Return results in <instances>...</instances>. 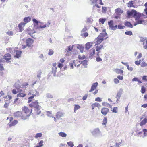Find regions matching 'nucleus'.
<instances>
[{
	"label": "nucleus",
	"mask_w": 147,
	"mask_h": 147,
	"mask_svg": "<svg viewBox=\"0 0 147 147\" xmlns=\"http://www.w3.org/2000/svg\"><path fill=\"white\" fill-rule=\"evenodd\" d=\"M142 79L144 81L147 82V76H144L142 77Z\"/></svg>",
	"instance_id": "nucleus-62"
},
{
	"label": "nucleus",
	"mask_w": 147,
	"mask_h": 147,
	"mask_svg": "<svg viewBox=\"0 0 147 147\" xmlns=\"http://www.w3.org/2000/svg\"><path fill=\"white\" fill-rule=\"evenodd\" d=\"M124 24L125 26L131 28H132L133 27V25L131 23L127 21L125 22Z\"/></svg>",
	"instance_id": "nucleus-21"
},
{
	"label": "nucleus",
	"mask_w": 147,
	"mask_h": 147,
	"mask_svg": "<svg viewBox=\"0 0 147 147\" xmlns=\"http://www.w3.org/2000/svg\"><path fill=\"white\" fill-rule=\"evenodd\" d=\"M115 13L117 15H120L123 13V11L120 8H117L115 10Z\"/></svg>",
	"instance_id": "nucleus-12"
},
{
	"label": "nucleus",
	"mask_w": 147,
	"mask_h": 147,
	"mask_svg": "<svg viewBox=\"0 0 147 147\" xmlns=\"http://www.w3.org/2000/svg\"><path fill=\"white\" fill-rule=\"evenodd\" d=\"M67 144L71 147H73L74 146V144L71 141L67 142Z\"/></svg>",
	"instance_id": "nucleus-47"
},
{
	"label": "nucleus",
	"mask_w": 147,
	"mask_h": 147,
	"mask_svg": "<svg viewBox=\"0 0 147 147\" xmlns=\"http://www.w3.org/2000/svg\"><path fill=\"white\" fill-rule=\"evenodd\" d=\"M92 46V45L91 44L90 42H87L85 45V49L86 50H88Z\"/></svg>",
	"instance_id": "nucleus-17"
},
{
	"label": "nucleus",
	"mask_w": 147,
	"mask_h": 147,
	"mask_svg": "<svg viewBox=\"0 0 147 147\" xmlns=\"http://www.w3.org/2000/svg\"><path fill=\"white\" fill-rule=\"evenodd\" d=\"M64 114L62 112H58L56 114V118L59 119L60 118L63 117L64 116Z\"/></svg>",
	"instance_id": "nucleus-13"
},
{
	"label": "nucleus",
	"mask_w": 147,
	"mask_h": 147,
	"mask_svg": "<svg viewBox=\"0 0 147 147\" xmlns=\"http://www.w3.org/2000/svg\"><path fill=\"white\" fill-rule=\"evenodd\" d=\"M121 142L119 143H116L115 145L114 146V147H119V145L121 144Z\"/></svg>",
	"instance_id": "nucleus-64"
},
{
	"label": "nucleus",
	"mask_w": 147,
	"mask_h": 147,
	"mask_svg": "<svg viewBox=\"0 0 147 147\" xmlns=\"http://www.w3.org/2000/svg\"><path fill=\"white\" fill-rule=\"evenodd\" d=\"M42 74V71L41 70H39L37 72V77L39 78V80L40 79V78L41 77V74Z\"/></svg>",
	"instance_id": "nucleus-31"
},
{
	"label": "nucleus",
	"mask_w": 147,
	"mask_h": 147,
	"mask_svg": "<svg viewBox=\"0 0 147 147\" xmlns=\"http://www.w3.org/2000/svg\"><path fill=\"white\" fill-rule=\"evenodd\" d=\"M96 39L97 40V44H99L104 40V38H102V37H101L99 35Z\"/></svg>",
	"instance_id": "nucleus-11"
},
{
	"label": "nucleus",
	"mask_w": 147,
	"mask_h": 147,
	"mask_svg": "<svg viewBox=\"0 0 147 147\" xmlns=\"http://www.w3.org/2000/svg\"><path fill=\"white\" fill-rule=\"evenodd\" d=\"M9 52L11 53H12L13 52L14 53H16V55L14 56L15 58H18L19 57H20L22 53L21 51H19L18 50L15 51L14 49H13L11 48H9Z\"/></svg>",
	"instance_id": "nucleus-1"
},
{
	"label": "nucleus",
	"mask_w": 147,
	"mask_h": 147,
	"mask_svg": "<svg viewBox=\"0 0 147 147\" xmlns=\"http://www.w3.org/2000/svg\"><path fill=\"white\" fill-rule=\"evenodd\" d=\"M114 71L116 73L121 75H122L123 72V70L119 69H116Z\"/></svg>",
	"instance_id": "nucleus-16"
},
{
	"label": "nucleus",
	"mask_w": 147,
	"mask_h": 147,
	"mask_svg": "<svg viewBox=\"0 0 147 147\" xmlns=\"http://www.w3.org/2000/svg\"><path fill=\"white\" fill-rule=\"evenodd\" d=\"M103 47V45H100L99 46H97L96 47V49L97 51H99Z\"/></svg>",
	"instance_id": "nucleus-28"
},
{
	"label": "nucleus",
	"mask_w": 147,
	"mask_h": 147,
	"mask_svg": "<svg viewBox=\"0 0 147 147\" xmlns=\"http://www.w3.org/2000/svg\"><path fill=\"white\" fill-rule=\"evenodd\" d=\"M114 82L116 84H117L119 82V80L117 78H115L114 80Z\"/></svg>",
	"instance_id": "nucleus-63"
},
{
	"label": "nucleus",
	"mask_w": 147,
	"mask_h": 147,
	"mask_svg": "<svg viewBox=\"0 0 147 147\" xmlns=\"http://www.w3.org/2000/svg\"><path fill=\"white\" fill-rule=\"evenodd\" d=\"M15 86L17 89H19V88L20 87V85L18 84L17 82L15 83Z\"/></svg>",
	"instance_id": "nucleus-52"
},
{
	"label": "nucleus",
	"mask_w": 147,
	"mask_h": 147,
	"mask_svg": "<svg viewBox=\"0 0 147 147\" xmlns=\"http://www.w3.org/2000/svg\"><path fill=\"white\" fill-rule=\"evenodd\" d=\"M46 97L48 98H53L52 95L50 93H47L46 94Z\"/></svg>",
	"instance_id": "nucleus-34"
},
{
	"label": "nucleus",
	"mask_w": 147,
	"mask_h": 147,
	"mask_svg": "<svg viewBox=\"0 0 147 147\" xmlns=\"http://www.w3.org/2000/svg\"><path fill=\"white\" fill-rule=\"evenodd\" d=\"M127 17L128 18H130L131 16L133 17H137L139 18L138 15V13L135 10L132 9L131 11L128 10L127 12Z\"/></svg>",
	"instance_id": "nucleus-2"
},
{
	"label": "nucleus",
	"mask_w": 147,
	"mask_h": 147,
	"mask_svg": "<svg viewBox=\"0 0 147 147\" xmlns=\"http://www.w3.org/2000/svg\"><path fill=\"white\" fill-rule=\"evenodd\" d=\"M26 96V94H24L22 93H20L18 94L17 95V97H24Z\"/></svg>",
	"instance_id": "nucleus-38"
},
{
	"label": "nucleus",
	"mask_w": 147,
	"mask_h": 147,
	"mask_svg": "<svg viewBox=\"0 0 147 147\" xmlns=\"http://www.w3.org/2000/svg\"><path fill=\"white\" fill-rule=\"evenodd\" d=\"M117 26L118 28L120 29H124L125 27L124 26H122L121 25H119Z\"/></svg>",
	"instance_id": "nucleus-53"
},
{
	"label": "nucleus",
	"mask_w": 147,
	"mask_h": 147,
	"mask_svg": "<svg viewBox=\"0 0 147 147\" xmlns=\"http://www.w3.org/2000/svg\"><path fill=\"white\" fill-rule=\"evenodd\" d=\"M109 111V110L108 108L103 107L101 109V113L102 115H106Z\"/></svg>",
	"instance_id": "nucleus-6"
},
{
	"label": "nucleus",
	"mask_w": 147,
	"mask_h": 147,
	"mask_svg": "<svg viewBox=\"0 0 147 147\" xmlns=\"http://www.w3.org/2000/svg\"><path fill=\"white\" fill-rule=\"evenodd\" d=\"M147 123V119L145 118L140 123V126H142L145 125Z\"/></svg>",
	"instance_id": "nucleus-20"
},
{
	"label": "nucleus",
	"mask_w": 147,
	"mask_h": 147,
	"mask_svg": "<svg viewBox=\"0 0 147 147\" xmlns=\"http://www.w3.org/2000/svg\"><path fill=\"white\" fill-rule=\"evenodd\" d=\"M33 42V40L31 38H28L27 39H26V46L28 47H31Z\"/></svg>",
	"instance_id": "nucleus-7"
},
{
	"label": "nucleus",
	"mask_w": 147,
	"mask_h": 147,
	"mask_svg": "<svg viewBox=\"0 0 147 147\" xmlns=\"http://www.w3.org/2000/svg\"><path fill=\"white\" fill-rule=\"evenodd\" d=\"M11 55L9 53H7L5 54L3 56L4 59L6 60V61L8 63L9 62V60L11 59Z\"/></svg>",
	"instance_id": "nucleus-5"
},
{
	"label": "nucleus",
	"mask_w": 147,
	"mask_h": 147,
	"mask_svg": "<svg viewBox=\"0 0 147 147\" xmlns=\"http://www.w3.org/2000/svg\"><path fill=\"white\" fill-rule=\"evenodd\" d=\"M123 90L122 88L120 89L119 91L118 92L115 98H120L121 96L123 94Z\"/></svg>",
	"instance_id": "nucleus-10"
},
{
	"label": "nucleus",
	"mask_w": 147,
	"mask_h": 147,
	"mask_svg": "<svg viewBox=\"0 0 147 147\" xmlns=\"http://www.w3.org/2000/svg\"><path fill=\"white\" fill-rule=\"evenodd\" d=\"M22 110L25 113H27L29 112V111L28 107L26 106H24L22 108Z\"/></svg>",
	"instance_id": "nucleus-24"
},
{
	"label": "nucleus",
	"mask_w": 147,
	"mask_h": 147,
	"mask_svg": "<svg viewBox=\"0 0 147 147\" xmlns=\"http://www.w3.org/2000/svg\"><path fill=\"white\" fill-rule=\"evenodd\" d=\"M92 133L93 135L95 136H98L100 134V132L98 128L95 129Z\"/></svg>",
	"instance_id": "nucleus-8"
},
{
	"label": "nucleus",
	"mask_w": 147,
	"mask_h": 147,
	"mask_svg": "<svg viewBox=\"0 0 147 147\" xmlns=\"http://www.w3.org/2000/svg\"><path fill=\"white\" fill-rule=\"evenodd\" d=\"M91 53L90 54L89 57L91 59L92 58L94 55L95 54V50L94 49H91Z\"/></svg>",
	"instance_id": "nucleus-22"
},
{
	"label": "nucleus",
	"mask_w": 147,
	"mask_h": 147,
	"mask_svg": "<svg viewBox=\"0 0 147 147\" xmlns=\"http://www.w3.org/2000/svg\"><path fill=\"white\" fill-rule=\"evenodd\" d=\"M140 41L142 42H145L146 39V38H143V37H140Z\"/></svg>",
	"instance_id": "nucleus-61"
},
{
	"label": "nucleus",
	"mask_w": 147,
	"mask_h": 147,
	"mask_svg": "<svg viewBox=\"0 0 147 147\" xmlns=\"http://www.w3.org/2000/svg\"><path fill=\"white\" fill-rule=\"evenodd\" d=\"M73 49V47L70 46H69L68 47L67 49H65V52H67V53H68L69 51H71Z\"/></svg>",
	"instance_id": "nucleus-26"
},
{
	"label": "nucleus",
	"mask_w": 147,
	"mask_h": 147,
	"mask_svg": "<svg viewBox=\"0 0 147 147\" xmlns=\"http://www.w3.org/2000/svg\"><path fill=\"white\" fill-rule=\"evenodd\" d=\"M80 108V106L75 104L74 105V113H76V111L78 109H79Z\"/></svg>",
	"instance_id": "nucleus-27"
},
{
	"label": "nucleus",
	"mask_w": 147,
	"mask_h": 147,
	"mask_svg": "<svg viewBox=\"0 0 147 147\" xmlns=\"http://www.w3.org/2000/svg\"><path fill=\"white\" fill-rule=\"evenodd\" d=\"M31 18L30 17H25L23 21L26 24L29 22L31 20Z\"/></svg>",
	"instance_id": "nucleus-15"
},
{
	"label": "nucleus",
	"mask_w": 147,
	"mask_h": 147,
	"mask_svg": "<svg viewBox=\"0 0 147 147\" xmlns=\"http://www.w3.org/2000/svg\"><path fill=\"white\" fill-rule=\"evenodd\" d=\"M74 61H72L70 62L69 63V65L70 66V67H71V69L74 68Z\"/></svg>",
	"instance_id": "nucleus-49"
},
{
	"label": "nucleus",
	"mask_w": 147,
	"mask_h": 147,
	"mask_svg": "<svg viewBox=\"0 0 147 147\" xmlns=\"http://www.w3.org/2000/svg\"><path fill=\"white\" fill-rule=\"evenodd\" d=\"M35 111H36L37 113L38 114H39L41 113V111H40L39 107L38 108H36L35 109Z\"/></svg>",
	"instance_id": "nucleus-54"
},
{
	"label": "nucleus",
	"mask_w": 147,
	"mask_h": 147,
	"mask_svg": "<svg viewBox=\"0 0 147 147\" xmlns=\"http://www.w3.org/2000/svg\"><path fill=\"white\" fill-rule=\"evenodd\" d=\"M85 58V56L84 55H82L81 56L80 55L78 56V58L79 59H84Z\"/></svg>",
	"instance_id": "nucleus-51"
},
{
	"label": "nucleus",
	"mask_w": 147,
	"mask_h": 147,
	"mask_svg": "<svg viewBox=\"0 0 147 147\" xmlns=\"http://www.w3.org/2000/svg\"><path fill=\"white\" fill-rule=\"evenodd\" d=\"M43 141L42 140H41L39 143L38 145L36 146L35 147H41L43 146Z\"/></svg>",
	"instance_id": "nucleus-33"
},
{
	"label": "nucleus",
	"mask_w": 147,
	"mask_h": 147,
	"mask_svg": "<svg viewBox=\"0 0 147 147\" xmlns=\"http://www.w3.org/2000/svg\"><path fill=\"white\" fill-rule=\"evenodd\" d=\"M77 48L80 49L81 53H82L83 52L84 47L81 45H78L77 46Z\"/></svg>",
	"instance_id": "nucleus-23"
},
{
	"label": "nucleus",
	"mask_w": 147,
	"mask_h": 147,
	"mask_svg": "<svg viewBox=\"0 0 147 147\" xmlns=\"http://www.w3.org/2000/svg\"><path fill=\"white\" fill-rule=\"evenodd\" d=\"M53 53L54 52L53 50L51 49H50L49 50L48 54L49 55H51L53 54Z\"/></svg>",
	"instance_id": "nucleus-50"
},
{
	"label": "nucleus",
	"mask_w": 147,
	"mask_h": 147,
	"mask_svg": "<svg viewBox=\"0 0 147 147\" xmlns=\"http://www.w3.org/2000/svg\"><path fill=\"white\" fill-rule=\"evenodd\" d=\"M143 131L144 132V136H147V129H143Z\"/></svg>",
	"instance_id": "nucleus-48"
},
{
	"label": "nucleus",
	"mask_w": 147,
	"mask_h": 147,
	"mask_svg": "<svg viewBox=\"0 0 147 147\" xmlns=\"http://www.w3.org/2000/svg\"><path fill=\"white\" fill-rule=\"evenodd\" d=\"M87 30V28L85 26L84 28L82 29L81 31V33H84L85 32H86Z\"/></svg>",
	"instance_id": "nucleus-60"
},
{
	"label": "nucleus",
	"mask_w": 147,
	"mask_h": 147,
	"mask_svg": "<svg viewBox=\"0 0 147 147\" xmlns=\"http://www.w3.org/2000/svg\"><path fill=\"white\" fill-rule=\"evenodd\" d=\"M133 1H131L129 2L128 4V7H131L133 6Z\"/></svg>",
	"instance_id": "nucleus-36"
},
{
	"label": "nucleus",
	"mask_w": 147,
	"mask_h": 147,
	"mask_svg": "<svg viewBox=\"0 0 147 147\" xmlns=\"http://www.w3.org/2000/svg\"><path fill=\"white\" fill-rule=\"evenodd\" d=\"M99 35L101 37H102V38H104V37L107 35V34L106 32H105V33H100Z\"/></svg>",
	"instance_id": "nucleus-45"
},
{
	"label": "nucleus",
	"mask_w": 147,
	"mask_h": 147,
	"mask_svg": "<svg viewBox=\"0 0 147 147\" xmlns=\"http://www.w3.org/2000/svg\"><path fill=\"white\" fill-rule=\"evenodd\" d=\"M81 36L85 37H86L88 36V33L87 32H85L83 34L81 33Z\"/></svg>",
	"instance_id": "nucleus-56"
},
{
	"label": "nucleus",
	"mask_w": 147,
	"mask_h": 147,
	"mask_svg": "<svg viewBox=\"0 0 147 147\" xmlns=\"http://www.w3.org/2000/svg\"><path fill=\"white\" fill-rule=\"evenodd\" d=\"M143 47L145 49L147 48V40H146L145 42H144L143 43Z\"/></svg>",
	"instance_id": "nucleus-39"
},
{
	"label": "nucleus",
	"mask_w": 147,
	"mask_h": 147,
	"mask_svg": "<svg viewBox=\"0 0 147 147\" xmlns=\"http://www.w3.org/2000/svg\"><path fill=\"white\" fill-rule=\"evenodd\" d=\"M26 23L24 22H22L20 24H19L18 25V26L19 28H20L21 27H23L26 24Z\"/></svg>",
	"instance_id": "nucleus-37"
},
{
	"label": "nucleus",
	"mask_w": 147,
	"mask_h": 147,
	"mask_svg": "<svg viewBox=\"0 0 147 147\" xmlns=\"http://www.w3.org/2000/svg\"><path fill=\"white\" fill-rule=\"evenodd\" d=\"M18 123V121L17 120H14L11 123H9L8 125L9 127H11L15 125Z\"/></svg>",
	"instance_id": "nucleus-19"
},
{
	"label": "nucleus",
	"mask_w": 147,
	"mask_h": 147,
	"mask_svg": "<svg viewBox=\"0 0 147 147\" xmlns=\"http://www.w3.org/2000/svg\"><path fill=\"white\" fill-rule=\"evenodd\" d=\"M125 34L126 35H131L133 34V33L132 31H126L125 32Z\"/></svg>",
	"instance_id": "nucleus-43"
},
{
	"label": "nucleus",
	"mask_w": 147,
	"mask_h": 147,
	"mask_svg": "<svg viewBox=\"0 0 147 147\" xmlns=\"http://www.w3.org/2000/svg\"><path fill=\"white\" fill-rule=\"evenodd\" d=\"M22 113L21 112L17 111L14 113V116L16 117H19L22 115Z\"/></svg>",
	"instance_id": "nucleus-18"
},
{
	"label": "nucleus",
	"mask_w": 147,
	"mask_h": 147,
	"mask_svg": "<svg viewBox=\"0 0 147 147\" xmlns=\"http://www.w3.org/2000/svg\"><path fill=\"white\" fill-rule=\"evenodd\" d=\"M57 67H52V73H53V75L54 76H56V72L57 71Z\"/></svg>",
	"instance_id": "nucleus-25"
},
{
	"label": "nucleus",
	"mask_w": 147,
	"mask_h": 147,
	"mask_svg": "<svg viewBox=\"0 0 147 147\" xmlns=\"http://www.w3.org/2000/svg\"><path fill=\"white\" fill-rule=\"evenodd\" d=\"M6 33L9 35L10 36H13L15 33L12 31L9 30L7 32H6Z\"/></svg>",
	"instance_id": "nucleus-30"
},
{
	"label": "nucleus",
	"mask_w": 147,
	"mask_h": 147,
	"mask_svg": "<svg viewBox=\"0 0 147 147\" xmlns=\"http://www.w3.org/2000/svg\"><path fill=\"white\" fill-rule=\"evenodd\" d=\"M32 21H33L34 24V26L36 27V28H38V27L37 26L38 24V23H40V22L39 21H38L35 18L33 19Z\"/></svg>",
	"instance_id": "nucleus-14"
},
{
	"label": "nucleus",
	"mask_w": 147,
	"mask_h": 147,
	"mask_svg": "<svg viewBox=\"0 0 147 147\" xmlns=\"http://www.w3.org/2000/svg\"><path fill=\"white\" fill-rule=\"evenodd\" d=\"M4 58H1L0 59V64H3L5 62V61H4Z\"/></svg>",
	"instance_id": "nucleus-57"
},
{
	"label": "nucleus",
	"mask_w": 147,
	"mask_h": 147,
	"mask_svg": "<svg viewBox=\"0 0 147 147\" xmlns=\"http://www.w3.org/2000/svg\"><path fill=\"white\" fill-rule=\"evenodd\" d=\"M35 32H33V31H32L31 29H30V30H28V31L27 33L29 35H31V34H32L33 33Z\"/></svg>",
	"instance_id": "nucleus-44"
},
{
	"label": "nucleus",
	"mask_w": 147,
	"mask_h": 147,
	"mask_svg": "<svg viewBox=\"0 0 147 147\" xmlns=\"http://www.w3.org/2000/svg\"><path fill=\"white\" fill-rule=\"evenodd\" d=\"M42 134L41 133H39L36 134L35 135V137L36 138H40L42 136Z\"/></svg>",
	"instance_id": "nucleus-41"
},
{
	"label": "nucleus",
	"mask_w": 147,
	"mask_h": 147,
	"mask_svg": "<svg viewBox=\"0 0 147 147\" xmlns=\"http://www.w3.org/2000/svg\"><path fill=\"white\" fill-rule=\"evenodd\" d=\"M107 120L106 117H105L103 119V121L102 123V125H105L107 123Z\"/></svg>",
	"instance_id": "nucleus-42"
},
{
	"label": "nucleus",
	"mask_w": 147,
	"mask_h": 147,
	"mask_svg": "<svg viewBox=\"0 0 147 147\" xmlns=\"http://www.w3.org/2000/svg\"><path fill=\"white\" fill-rule=\"evenodd\" d=\"M143 21H144L142 20L139 19L137 21V24H141Z\"/></svg>",
	"instance_id": "nucleus-58"
},
{
	"label": "nucleus",
	"mask_w": 147,
	"mask_h": 147,
	"mask_svg": "<svg viewBox=\"0 0 147 147\" xmlns=\"http://www.w3.org/2000/svg\"><path fill=\"white\" fill-rule=\"evenodd\" d=\"M29 106L31 107H34L35 108H38L39 107L38 103L37 101H35L33 102L32 103L29 104Z\"/></svg>",
	"instance_id": "nucleus-4"
},
{
	"label": "nucleus",
	"mask_w": 147,
	"mask_h": 147,
	"mask_svg": "<svg viewBox=\"0 0 147 147\" xmlns=\"http://www.w3.org/2000/svg\"><path fill=\"white\" fill-rule=\"evenodd\" d=\"M141 67H145L147 66V64L146 63L144 62H142L141 64Z\"/></svg>",
	"instance_id": "nucleus-55"
},
{
	"label": "nucleus",
	"mask_w": 147,
	"mask_h": 147,
	"mask_svg": "<svg viewBox=\"0 0 147 147\" xmlns=\"http://www.w3.org/2000/svg\"><path fill=\"white\" fill-rule=\"evenodd\" d=\"M87 60H85L82 61V62L81 63V64H82V65H84V67L87 68Z\"/></svg>",
	"instance_id": "nucleus-29"
},
{
	"label": "nucleus",
	"mask_w": 147,
	"mask_h": 147,
	"mask_svg": "<svg viewBox=\"0 0 147 147\" xmlns=\"http://www.w3.org/2000/svg\"><path fill=\"white\" fill-rule=\"evenodd\" d=\"M108 24L109 27L112 30H115L117 28V26L114 24L112 20L109 21L108 22Z\"/></svg>",
	"instance_id": "nucleus-3"
},
{
	"label": "nucleus",
	"mask_w": 147,
	"mask_h": 147,
	"mask_svg": "<svg viewBox=\"0 0 147 147\" xmlns=\"http://www.w3.org/2000/svg\"><path fill=\"white\" fill-rule=\"evenodd\" d=\"M146 89L144 86L142 87L141 88V93L142 94H144L145 92Z\"/></svg>",
	"instance_id": "nucleus-46"
},
{
	"label": "nucleus",
	"mask_w": 147,
	"mask_h": 147,
	"mask_svg": "<svg viewBox=\"0 0 147 147\" xmlns=\"http://www.w3.org/2000/svg\"><path fill=\"white\" fill-rule=\"evenodd\" d=\"M46 112L47 113V116L49 117H53V116H52L51 115V111H46Z\"/></svg>",
	"instance_id": "nucleus-40"
},
{
	"label": "nucleus",
	"mask_w": 147,
	"mask_h": 147,
	"mask_svg": "<svg viewBox=\"0 0 147 147\" xmlns=\"http://www.w3.org/2000/svg\"><path fill=\"white\" fill-rule=\"evenodd\" d=\"M3 64H0V70L3 71L4 70L3 66Z\"/></svg>",
	"instance_id": "nucleus-59"
},
{
	"label": "nucleus",
	"mask_w": 147,
	"mask_h": 147,
	"mask_svg": "<svg viewBox=\"0 0 147 147\" xmlns=\"http://www.w3.org/2000/svg\"><path fill=\"white\" fill-rule=\"evenodd\" d=\"M106 20V19L105 18H100L99 20V22H101L102 24H103Z\"/></svg>",
	"instance_id": "nucleus-35"
},
{
	"label": "nucleus",
	"mask_w": 147,
	"mask_h": 147,
	"mask_svg": "<svg viewBox=\"0 0 147 147\" xmlns=\"http://www.w3.org/2000/svg\"><path fill=\"white\" fill-rule=\"evenodd\" d=\"M98 83L97 82L93 83L91 87V88L90 90L89 91V92H91L93 91L94 90L96 89V88L97 86L98 85Z\"/></svg>",
	"instance_id": "nucleus-9"
},
{
	"label": "nucleus",
	"mask_w": 147,
	"mask_h": 147,
	"mask_svg": "<svg viewBox=\"0 0 147 147\" xmlns=\"http://www.w3.org/2000/svg\"><path fill=\"white\" fill-rule=\"evenodd\" d=\"M59 135L63 137H65L66 136V134L64 132H60L59 133Z\"/></svg>",
	"instance_id": "nucleus-32"
}]
</instances>
